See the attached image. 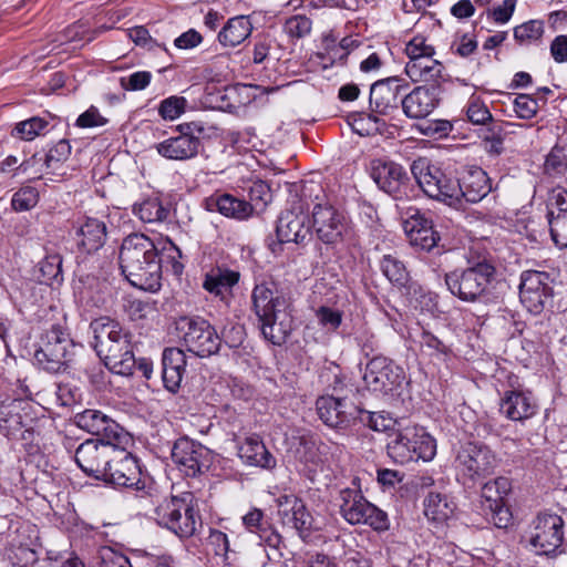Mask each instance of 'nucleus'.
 <instances>
[{
    "label": "nucleus",
    "instance_id": "obj_23",
    "mask_svg": "<svg viewBox=\"0 0 567 567\" xmlns=\"http://www.w3.org/2000/svg\"><path fill=\"white\" fill-rule=\"evenodd\" d=\"M457 208L462 207L463 202L476 204L485 198L492 192V181L487 173L477 166L466 168L457 179Z\"/></svg>",
    "mask_w": 567,
    "mask_h": 567
},
{
    "label": "nucleus",
    "instance_id": "obj_49",
    "mask_svg": "<svg viewBox=\"0 0 567 567\" xmlns=\"http://www.w3.org/2000/svg\"><path fill=\"white\" fill-rule=\"evenodd\" d=\"M404 52L409 60L416 59L425 54H436L434 45L422 34H416L408 41Z\"/></svg>",
    "mask_w": 567,
    "mask_h": 567
},
{
    "label": "nucleus",
    "instance_id": "obj_60",
    "mask_svg": "<svg viewBox=\"0 0 567 567\" xmlns=\"http://www.w3.org/2000/svg\"><path fill=\"white\" fill-rule=\"evenodd\" d=\"M249 198L256 207H264L271 200L270 187L262 181L254 182L249 189Z\"/></svg>",
    "mask_w": 567,
    "mask_h": 567
},
{
    "label": "nucleus",
    "instance_id": "obj_38",
    "mask_svg": "<svg viewBox=\"0 0 567 567\" xmlns=\"http://www.w3.org/2000/svg\"><path fill=\"white\" fill-rule=\"evenodd\" d=\"M544 171L549 176H560L567 172V137H559L546 155Z\"/></svg>",
    "mask_w": 567,
    "mask_h": 567
},
{
    "label": "nucleus",
    "instance_id": "obj_20",
    "mask_svg": "<svg viewBox=\"0 0 567 567\" xmlns=\"http://www.w3.org/2000/svg\"><path fill=\"white\" fill-rule=\"evenodd\" d=\"M408 89L409 84L395 76L374 82L369 96L372 112L388 115L398 110Z\"/></svg>",
    "mask_w": 567,
    "mask_h": 567
},
{
    "label": "nucleus",
    "instance_id": "obj_45",
    "mask_svg": "<svg viewBox=\"0 0 567 567\" xmlns=\"http://www.w3.org/2000/svg\"><path fill=\"white\" fill-rule=\"evenodd\" d=\"M483 130V141H494V140H504L507 134L514 133V127H522V124H516L512 122L495 120L492 117V121H488Z\"/></svg>",
    "mask_w": 567,
    "mask_h": 567
},
{
    "label": "nucleus",
    "instance_id": "obj_58",
    "mask_svg": "<svg viewBox=\"0 0 567 567\" xmlns=\"http://www.w3.org/2000/svg\"><path fill=\"white\" fill-rule=\"evenodd\" d=\"M79 296L81 301L85 302L87 306L101 307L105 302V298L102 295L101 285L96 280H93L89 287H83L79 291Z\"/></svg>",
    "mask_w": 567,
    "mask_h": 567
},
{
    "label": "nucleus",
    "instance_id": "obj_6",
    "mask_svg": "<svg viewBox=\"0 0 567 567\" xmlns=\"http://www.w3.org/2000/svg\"><path fill=\"white\" fill-rule=\"evenodd\" d=\"M494 274L495 268L488 261L482 260L465 269L446 274L445 285L462 301L475 302L485 296Z\"/></svg>",
    "mask_w": 567,
    "mask_h": 567
},
{
    "label": "nucleus",
    "instance_id": "obj_35",
    "mask_svg": "<svg viewBox=\"0 0 567 567\" xmlns=\"http://www.w3.org/2000/svg\"><path fill=\"white\" fill-rule=\"evenodd\" d=\"M425 517L436 524H443L450 519L455 511V504L446 494L430 492L424 501Z\"/></svg>",
    "mask_w": 567,
    "mask_h": 567
},
{
    "label": "nucleus",
    "instance_id": "obj_17",
    "mask_svg": "<svg viewBox=\"0 0 567 567\" xmlns=\"http://www.w3.org/2000/svg\"><path fill=\"white\" fill-rule=\"evenodd\" d=\"M371 177L381 190L394 199L409 196V176L402 165L392 161L374 159L371 162Z\"/></svg>",
    "mask_w": 567,
    "mask_h": 567
},
{
    "label": "nucleus",
    "instance_id": "obj_63",
    "mask_svg": "<svg viewBox=\"0 0 567 567\" xmlns=\"http://www.w3.org/2000/svg\"><path fill=\"white\" fill-rule=\"evenodd\" d=\"M208 544L213 547L216 556L223 557L224 560L228 559L229 539L225 533L212 529L208 536Z\"/></svg>",
    "mask_w": 567,
    "mask_h": 567
},
{
    "label": "nucleus",
    "instance_id": "obj_34",
    "mask_svg": "<svg viewBox=\"0 0 567 567\" xmlns=\"http://www.w3.org/2000/svg\"><path fill=\"white\" fill-rule=\"evenodd\" d=\"M72 346L41 344L34 353V360L45 371L60 372L69 360Z\"/></svg>",
    "mask_w": 567,
    "mask_h": 567
},
{
    "label": "nucleus",
    "instance_id": "obj_36",
    "mask_svg": "<svg viewBox=\"0 0 567 567\" xmlns=\"http://www.w3.org/2000/svg\"><path fill=\"white\" fill-rule=\"evenodd\" d=\"M251 31L252 25L247 17H235L229 19L218 33V40L224 47L234 48L244 42Z\"/></svg>",
    "mask_w": 567,
    "mask_h": 567
},
{
    "label": "nucleus",
    "instance_id": "obj_52",
    "mask_svg": "<svg viewBox=\"0 0 567 567\" xmlns=\"http://www.w3.org/2000/svg\"><path fill=\"white\" fill-rule=\"evenodd\" d=\"M544 33L543 22L530 20L514 29V38L516 41L523 43L526 41L538 40Z\"/></svg>",
    "mask_w": 567,
    "mask_h": 567
},
{
    "label": "nucleus",
    "instance_id": "obj_55",
    "mask_svg": "<svg viewBox=\"0 0 567 567\" xmlns=\"http://www.w3.org/2000/svg\"><path fill=\"white\" fill-rule=\"evenodd\" d=\"M316 317L319 324L328 331L337 330L342 322V312L326 306L317 309Z\"/></svg>",
    "mask_w": 567,
    "mask_h": 567
},
{
    "label": "nucleus",
    "instance_id": "obj_42",
    "mask_svg": "<svg viewBox=\"0 0 567 567\" xmlns=\"http://www.w3.org/2000/svg\"><path fill=\"white\" fill-rule=\"evenodd\" d=\"M465 115L473 125H485L492 121V113L487 105L477 96L472 95L465 106Z\"/></svg>",
    "mask_w": 567,
    "mask_h": 567
},
{
    "label": "nucleus",
    "instance_id": "obj_18",
    "mask_svg": "<svg viewBox=\"0 0 567 567\" xmlns=\"http://www.w3.org/2000/svg\"><path fill=\"white\" fill-rule=\"evenodd\" d=\"M564 520L556 514L542 513L534 520L530 544L538 555H551L561 546Z\"/></svg>",
    "mask_w": 567,
    "mask_h": 567
},
{
    "label": "nucleus",
    "instance_id": "obj_13",
    "mask_svg": "<svg viewBox=\"0 0 567 567\" xmlns=\"http://www.w3.org/2000/svg\"><path fill=\"white\" fill-rule=\"evenodd\" d=\"M312 227L317 237L327 245L341 243L349 233L344 214L328 202H319L313 206Z\"/></svg>",
    "mask_w": 567,
    "mask_h": 567
},
{
    "label": "nucleus",
    "instance_id": "obj_56",
    "mask_svg": "<svg viewBox=\"0 0 567 567\" xmlns=\"http://www.w3.org/2000/svg\"><path fill=\"white\" fill-rule=\"evenodd\" d=\"M420 346L429 355H445L449 348L430 331L423 330L420 334Z\"/></svg>",
    "mask_w": 567,
    "mask_h": 567
},
{
    "label": "nucleus",
    "instance_id": "obj_64",
    "mask_svg": "<svg viewBox=\"0 0 567 567\" xmlns=\"http://www.w3.org/2000/svg\"><path fill=\"white\" fill-rule=\"evenodd\" d=\"M547 212H553V215H567V190L563 187H557L551 190L548 203Z\"/></svg>",
    "mask_w": 567,
    "mask_h": 567
},
{
    "label": "nucleus",
    "instance_id": "obj_22",
    "mask_svg": "<svg viewBox=\"0 0 567 567\" xmlns=\"http://www.w3.org/2000/svg\"><path fill=\"white\" fill-rule=\"evenodd\" d=\"M441 84L420 85L404 93L401 101L403 113L414 120L429 116L441 101Z\"/></svg>",
    "mask_w": 567,
    "mask_h": 567
},
{
    "label": "nucleus",
    "instance_id": "obj_40",
    "mask_svg": "<svg viewBox=\"0 0 567 567\" xmlns=\"http://www.w3.org/2000/svg\"><path fill=\"white\" fill-rule=\"evenodd\" d=\"M382 274L399 287H403L409 281V272L405 265L399 258L392 255H384L380 261Z\"/></svg>",
    "mask_w": 567,
    "mask_h": 567
},
{
    "label": "nucleus",
    "instance_id": "obj_50",
    "mask_svg": "<svg viewBox=\"0 0 567 567\" xmlns=\"http://www.w3.org/2000/svg\"><path fill=\"white\" fill-rule=\"evenodd\" d=\"M312 28L311 20L303 14L290 17L285 22V31L290 38L300 39L310 33Z\"/></svg>",
    "mask_w": 567,
    "mask_h": 567
},
{
    "label": "nucleus",
    "instance_id": "obj_61",
    "mask_svg": "<svg viewBox=\"0 0 567 567\" xmlns=\"http://www.w3.org/2000/svg\"><path fill=\"white\" fill-rule=\"evenodd\" d=\"M243 524L250 533H266L267 523L264 520V513L259 508L250 509L243 516Z\"/></svg>",
    "mask_w": 567,
    "mask_h": 567
},
{
    "label": "nucleus",
    "instance_id": "obj_47",
    "mask_svg": "<svg viewBox=\"0 0 567 567\" xmlns=\"http://www.w3.org/2000/svg\"><path fill=\"white\" fill-rule=\"evenodd\" d=\"M408 238L412 246L419 247L425 251H431L435 248L441 239L439 233L433 228V225L423 230H414L412 234L408 235Z\"/></svg>",
    "mask_w": 567,
    "mask_h": 567
},
{
    "label": "nucleus",
    "instance_id": "obj_57",
    "mask_svg": "<svg viewBox=\"0 0 567 567\" xmlns=\"http://www.w3.org/2000/svg\"><path fill=\"white\" fill-rule=\"evenodd\" d=\"M152 74L148 71H137L120 79V85L127 91L144 90L151 82Z\"/></svg>",
    "mask_w": 567,
    "mask_h": 567
},
{
    "label": "nucleus",
    "instance_id": "obj_4",
    "mask_svg": "<svg viewBox=\"0 0 567 567\" xmlns=\"http://www.w3.org/2000/svg\"><path fill=\"white\" fill-rule=\"evenodd\" d=\"M193 501L190 493L164 498L155 506L153 518L159 526L167 528L179 538H188L195 534L200 519Z\"/></svg>",
    "mask_w": 567,
    "mask_h": 567
},
{
    "label": "nucleus",
    "instance_id": "obj_39",
    "mask_svg": "<svg viewBox=\"0 0 567 567\" xmlns=\"http://www.w3.org/2000/svg\"><path fill=\"white\" fill-rule=\"evenodd\" d=\"M21 405V400L10 398L0 404V426L4 427L8 433L19 430L22 425Z\"/></svg>",
    "mask_w": 567,
    "mask_h": 567
},
{
    "label": "nucleus",
    "instance_id": "obj_14",
    "mask_svg": "<svg viewBox=\"0 0 567 567\" xmlns=\"http://www.w3.org/2000/svg\"><path fill=\"white\" fill-rule=\"evenodd\" d=\"M553 279L545 271L526 270L520 276L519 298L525 308L540 313L553 297Z\"/></svg>",
    "mask_w": 567,
    "mask_h": 567
},
{
    "label": "nucleus",
    "instance_id": "obj_7",
    "mask_svg": "<svg viewBox=\"0 0 567 567\" xmlns=\"http://www.w3.org/2000/svg\"><path fill=\"white\" fill-rule=\"evenodd\" d=\"M411 173L423 193L450 207L457 208V179H453L426 157H419L411 164Z\"/></svg>",
    "mask_w": 567,
    "mask_h": 567
},
{
    "label": "nucleus",
    "instance_id": "obj_31",
    "mask_svg": "<svg viewBox=\"0 0 567 567\" xmlns=\"http://www.w3.org/2000/svg\"><path fill=\"white\" fill-rule=\"evenodd\" d=\"M186 369V355L178 348H167L162 357V379L169 392H176L182 383Z\"/></svg>",
    "mask_w": 567,
    "mask_h": 567
},
{
    "label": "nucleus",
    "instance_id": "obj_32",
    "mask_svg": "<svg viewBox=\"0 0 567 567\" xmlns=\"http://www.w3.org/2000/svg\"><path fill=\"white\" fill-rule=\"evenodd\" d=\"M205 208L208 212H218L226 217L237 219H245L249 217L252 212L251 204L229 194H215L207 197L205 199Z\"/></svg>",
    "mask_w": 567,
    "mask_h": 567
},
{
    "label": "nucleus",
    "instance_id": "obj_12",
    "mask_svg": "<svg viewBox=\"0 0 567 567\" xmlns=\"http://www.w3.org/2000/svg\"><path fill=\"white\" fill-rule=\"evenodd\" d=\"M137 460L125 449L115 444L103 481L120 487H134L153 497L152 489H145Z\"/></svg>",
    "mask_w": 567,
    "mask_h": 567
},
{
    "label": "nucleus",
    "instance_id": "obj_25",
    "mask_svg": "<svg viewBox=\"0 0 567 567\" xmlns=\"http://www.w3.org/2000/svg\"><path fill=\"white\" fill-rule=\"evenodd\" d=\"M75 239L81 252L94 254L103 248L106 243L107 226L103 219L85 217L82 220H78Z\"/></svg>",
    "mask_w": 567,
    "mask_h": 567
},
{
    "label": "nucleus",
    "instance_id": "obj_21",
    "mask_svg": "<svg viewBox=\"0 0 567 567\" xmlns=\"http://www.w3.org/2000/svg\"><path fill=\"white\" fill-rule=\"evenodd\" d=\"M172 460L184 475L194 477L208 467L209 451L188 437H181L173 445Z\"/></svg>",
    "mask_w": 567,
    "mask_h": 567
},
{
    "label": "nucleus",
    "instance_id": "obj_26",
    "mask_svg": "<svg viewBox=\"0 0 567 567\" xmlns=\"http://www.w3.org/2000/svg\"><path fill=\"white\" fill-rule=\"evenodd\" d=\"M75 423L79 427L86 432L101 436L106 441L117 440L120 437L121 427L105 413L87 409L75 414Z\"/></svg>",
    "mask_w": 567,
    "mask_h": 567
},
{
    "label": "nucleus",
    "instance_id": "obj_27",
    "mask_svg": "<svg viewBox=\"0 0 567 567\" xmlns=\"http://www.w3.org/2000/svg\"><path fill=\"white\" fill-rule=\"evenodd\" d=\"M501 413L512 421L523 422L534 416L537 404L528 391H507L501 402Z\"/></svg>",
    "mask_w": 567,
    "mask_h": 567
},
{
    "label": "nucleus",
    "instance_id": "obj_19",
    "mask_svg": "<svg viewBox=\"0 0 567 567\" xmlns=\"http://www.w3.org/2000/svg\"><path fill=\"white\" fill-rule=\"evenodd\" d=\"M276 234L278 244L270 246L274 252H277L276 248L281 244H301L310 238L308 215L300 204H296L290 209H286L280 214L277 220Z\"/></svg>",
    "mask_w": 567,
    "mask_h": 567
},
{
    "label": "nucleus",
    "instance_id": "obj_33",
    "mask_svg": "<svg viewBox=\"0 0 567 567\" xmlns=\"http://www.w3.org/2000/svg\"><path fill=\"white\" fill-rule=\"evenodd\" d=\"M240 274L227 268L216 267L206 274L203 287L209 293L224 300L231 288L238 284Z\"/></svg>",
    "mask_w": 567,
    "mask_h": 567
},
{
    "label": "nucleus",
    "instance_id": "obj_15",
    "mask_svg": "<svg viewBox=\"0 0 567 567\" xmlns=\"http://www.w3.org/2000/svg\"><path fill=\"white\" fill-rule=\"evenodd\" d=\"M319 419L329 427L344 431L355 423L360 408L347 398L320 396L316 402Z\"/></svg>",
    "mask_w": 567,
    "mask_h": 567
},
{
    "label": "nucleus",
    "instance_id": "obj_1",
    "mask_svg": "<svg viewBox=\"0 0 567 567\" xmlns=\"http://www.w3.org/2000/svg\"><path fill=\"white\" fill-rule=\"evenodd\" d=\"M120 268L126 280L134 287L156 291L161 287L163 259L156 244L144 234H131L120 248Z\"/></svg>",
    "mask_w": 567,
    "mask_h": 567
},
{
    "label": "nucleus",
    "instance_id": "obj_48",
    "mask_svg": "<svg viewBox=\"0 0 567 567\" xmlns=\"http://www.w3.org/2000/svg\"><path fill=\"white\" fill-rule=\"evenodd\" d=\"M39 200V193L35 188L27 186L20 188L11 199L12 208L17 212H24L33 208Z\"/></svg>",
    "mask_w": 567,
    "mask_h": 567
},
{
    "label": "nucleus",
    "instance_id": "obj_53",
    "mask_svg": "<svg viewBox=\"0 0 567 567\" xmlns=\"http://www.w3.org/2000/svg\"><path fill=\"white\" fill-rule=\"evenodd\" d=\"M514 111L519 118H533L538 111V102L528 94H518L514 102Z\"/></svg>",
    "mask_w": 567,
    "mask_h": 567
},
{
    "label": "nucleus",
    "instance_id": "obj_41",
    "mask_svg": "<svg viewBox=\"0 0 567 567\" xmlns=\"http://www.w3.org/2000/svg\"><path fill=\"white\" fill-rule=\"evenodd\" d=\"M155 244L157 254L163 259V264L165 262L169 265L175 275H181L184 269V266L181 262V249L168 238L161 239Z\"/></svg>",
    "mask_w": 567,
    "mask_h": 567
},
{
    "label": "nucleus",
    "instance_id": "obj_10",
    "mask_svg": "<svg viewBox=\"0 0 567 567\" xmlns=\"http://www.w3.org/2000/svg\"><path fill=\"white\" fill-rule=\"evenodd\" d=\"M189 352L206 358L219 351L221 338L215 328L200 317H182L176 326Z\"/></svg>",
    "mask_w": 567,
    "mask_h": 567
},
{
    "label": "nucleus",
    "instance_id": "obj_8",
    "mask_svg": "<svg viewBox=\"0 0 567 567\" xmlns=\"http://www.w3.org/2000/svg\"><path fill=\"white\" fill-rule=\"evenodd\" d=\"M337 501L341 516L349 524H365L379 532L389 529L388 514L367 501L359 488L340 489Z\"/></svg>",
    "mask_w": 567,
    "mask_h": 567
},
{
    "label": "nucleus",
    "instance_id": "obj_28",
    "mask_svg": "<svg viewBox=\"0 0 567 567\" xmlns=\"http://www.w3.org/2000/svg\"><path fill=\"white\" fill-rule=\"evenodd\" d=\"M278 515L281 523L298 532L308 530L311 517L305 504L295 495H281L277 499Z\"/></svg>",
    "mask_w": 567,
    "mask_h": 567
},
{
    "label": "nucleus",
    "instance_id": "obj_62",
    "mask_svg": "<svg viewBox=\"0 0 567 567\" xmlns=\"http://www.w3.org/2000/svg\"><path fill=\"white\" fill-rule=\"evenodd\" d=\"M409 216L403 223L404 231L406 235L412 234L414 230H423L432 226V221L425 217V214L419 209L413 208L409 210Z\"/></svg>",
    "mask_w": 567,
    "mask_h": 567
},
{
    "label": "nucleus",
    "instance_id": "obj_3",
    "mask_svg": "<svg viewBox=\"0 0 567 567\" xmlns=\"http://www.w3.org/2000/svg\"><path fill=\"white\" fill-rule=\"evenodd\" d=\"M93 347L104 364L114 373L131 375L136 367L131 336L110 317H101L90 324Z\"/></svg>",
    "mask_w": 567,
    "mask_h": 567
},
{
    "label": "nucleus",
    "instance_id": "obj_44",
    "mask_svg": "<svg viewBox=\"0 0 567 567\" xmlns=\"http://www.w3.org/2000/svg\"><path fill=\"white\" fill-rule=\"evenodd\" d=\"M49 122L42 117L34 116L17 124L14 131L17 136L25 141H32L38 135L44 133Z\"/></svg>",
    "mask_w": 567,
    "mask_h": 567
},
{
    "label": "nucleus",
    "instance_id": "obj_43",
    "mask_svg": "<svg viewBox=\"0 0 567 567\" xmlns=\"http://www.w3.org/2000/svg\"><path fill=\"white\" fill-rule=\"evenodd\" d=\"M547 218L553 241L559 248H567V214L547 212Z\"/></svg>",
    "mask_w": 567,
    "mask_h": 567
},
{
    "label": "nucleus",
    "instance_id": "obj_24",
    "mask_svg": "<svg viewBox=\"0 0 567 567\" xmlns=\"http://www.w3.org/2000/svg\"><path fill=\"white\" fill-rule=\"evenodd\" d=\"M178 135L171 136L155 144L156 152L169 161H188L195 158L203 147L198 136H189L183 131Z\"/></svg>",
    "mask_w": 567,
    "mask_h": 567
},
{
    "label": "nucleus",
    "instance_id": "obj_5",
    "mask_svg": "<svg viewBox=\"0 0 567 567\" xmlns=\"http://www.w3.org/2000/svg\"><path fill=\"white\" fill-rule=\"evenodd\" d=\"M388 453L400 464L429 462L436 454V442L424 427L408 425L398 430L388 443Z\"/></svg>",
    "mask_w": 567,
    "mask_h": 567
},
{
    "label": "nucleus",
    "instance_id": "obj_11",
    "mask_svg": "<svg viewBox=\"0 0 567 567\" xmlns=\"http://www.w3.org/2000/svg\"><path fill=\"white\" fill-rule=\"evenodd\" d=\"M363 381L372 392L382 395H396L405 381V373L393 360L377 355L367 363Z\"/></svg>",
    "mask_w": 567,
    "mask_h": 567
},
{
    "label": "nucleus",
    "instance_id": "obj_9",
    "mask_svg": "<svg viewBox=\"0 0 567 567\" xmlns=\"http://www.w3.org/2000/svg\"><path fill=\"white\" fill-rule=\"evenodd\" d=\"M454 466L464 484L468 482L475 484L494 474L497 457L487 445L466 442L456 451Z\"/></svg>",
    "mask_w": 567,
    "mask_h": 567
},
{
    "label": "nucleus",
    "instance_id": "obj_59",
    "mask_svg": "<svg viewBox=\"0 0 567 567\" xmlns=\"http://www.w3.org/2000/svg\"><path fill=\"white\" fill-rule=\"evenodd\" d=\"M100 558V567H132L130 559L125 555L110 547L101 549Z\"/></svg>",
    "mask_w": 567,
    "mask_h": 567
},
{
    "label": "nucleus",
    "instance_id": "obj_30",
    "mask_svg": "<svg viewBox=\"0 0 567 567\" xmlns=\"http://www.w3.org/2000/svg\"><path fill=\"white\" fill-rule=\"evenodd\" d=\"M238 456L245 465L265 470L276 467V457L257 435L247 436L238 446Z\"/></svg>",
    "mask_w": 567,
    "mask_h": 567
},
{
    "label": "nucleus",
    "instance_id": "obj_51",
    "mask_svg": "<svg viewBox=\"0 0 567 567\" xmlns=\"http://www.w3.org/2000/svg\"><path fill=\"white\" fill-rule=\"evenodd\" d=\"M186 104L184 97L171 96L161 102L158 113L164 120L174 121L185 112Z\"/></svg>",
    "mask_w": 567,
    "mask_h": 567
},
{
    "label": "nucleus",
    "instance_id": "obj_54",
    "mask_svg": "<svg viewBox=\"0 0 567 567\" xmlns=\"http://www.w3.org/2000/svg\"><path fill=\"white\" fill-rule=\"evenodd\" d=\"M361 423L368 425L370 429L384 432L391 429L393 421L391 417L385 416L382 413H373L360 409V415L358 416Z\"/></svg>",
    "mask_w": 567,
    "mask_h": 567
},
{
    "label": "nucleus",
    "instance_id": "obj_16",
    "mask_svg": "<svg viewBox=\"0 0 567 567\" xmlns=\"http://www.w3.org/2000/svg\"><path fill=\"white\" fill-rule=\"evenodd\" d=\"M115 444L104 439L86 440L75 451L74 458L78 466L89 476L103 480Z\"/></svg>",
    "mask_w": 567,
    "mask_h": 567
},
{
    "label": "nucleus",
    "instance_id": "obj_46",
    "mask_svg": "<svg viewBox=\"0 0 567 567\" xmlns=\"http://www.w3.org/2000/svg\"><path fill=\"white\" fill-rule=\"evenodd\" d=\"M71 145L66 140H60L44 154L47 169L54 171L60 164L64 163L71 155Z\"/></svg>",
    "mask_w": 567,
    "mask_h": 567
},
{
    "label": "nucleus",
    "instance_id": "obj_2",
    "mask_svg": "<svg viewBox=\"0 0 567 567\" xmlns=\"http://www.w3.org/2000/svg\"><path fill=\"white\" fill-rule=\"evenodd\" d=\"M251 310L257 317L261 334L275 346H281L292 331L288 301L274 280L257 282L251 291Z\"/></svg>",
    "mask_w": 567,
    "mask_h": 567
},
{
    "label": "nucleus",
    "instance_id": "obj_37",
    "mask_svg": "<svg viewBox=\"0 0 567 567\" xmlns=\"http://www.w3.org/2000/svg\"><path fill=\"white\" fill-rule=\"evenodd\" d=\"M133 213L144 223H157L167 219L169 207L165 206L159 198L152 197L135 204Z\"/></svg>",
    "mask_w": 567,
    "mask_h": 567
},
{
    "label": "nucleus",
    "instance_id": "obj_29",
    "mask_svg": "<svg viewBox=\"0 0 567 567\" xmlns=\"http://www.w3.org/2000/svg\"><path fill=\"white\" fill-rule=\"evenodd\" d=\"M435 54L409 60L405 64V73L413 82L441 84L445 81L444 65L436 60Z\"/></svg>",
    "mask_w": 567,
    "mask_h": 567
}]
</instances>
